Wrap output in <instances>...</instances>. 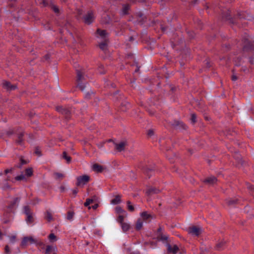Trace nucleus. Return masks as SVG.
I'll use <instances>...</instances> for the list:
<instances>
[{"label": "nucleus", "mask_w": 254, "mask_h": 254, "mask_svg": "<svg viewBox=\"0 0 254 254\" xmlns=\"http://www.w3.org/2000/svg\"><path fill=\"white\" fill-rule=\"evenodd\" d=\"M166 246L167 248V251L169 253L176 254L179 250V247L176 245L172 246L170 244H167Z\"/></svg>", "instance_id": "nucleus-8"}, {"label": "nucleus", "mask_w": 254, "mask_h": 254, "mask_svg": "<svg viewBox=\"0 0 254 254\" xmlns=\"http://www.w3.org/2000/svg\"><path fill=\"white\" fill-rule=\"evenodd\" d=\"M217 181L216 178L214 176H211L205 179L204 180V182L208 185H213L216 183Z\"/></svg>", "instance_id": "nucleus-13"}, {"label": "nucleus", "mask_w": 254, "mask_h": 254, "mask_svg": "<svg viewBox=\"0 0 254 254\" xmlns=\"http://www.w3.org/2000/svg\"><path fill=\"white\" fill-rule=\"evenodd\" d=\"M76 71L77 74L76 81L77 82V86L81 91H83L85 88V85L82 82L84 79V73L79 69H76Z\"/></svg>", "instance_id": "nucleus-1"}, {"label": "nucleus", "mask_w": 254, "mask_h": 254, "mask_svg": "<svg viewBox=\"0 0 254 254\" xmlns=\"http://www.w3.org/2000/svg\"><path fill=\"white\" fill-rule=\"evenodd\" d=\"M149 172H152V170L151 169H148L146 171V173H148Z\"/></svg>", "instance_id": "nucleus-57"}, {"label": "nucleus", "mask_w": 254, "mask_h": 254, "mask_svg": "<svg viewBox=\"0 0 254 254\" xmlns=\"http://www.w3.org/2000/svg\"><path fill=\"white\" fill-rule=\"evenodd\" d=\"M116 149L119 152H121L125 149V147L127 145L125 142H121L119 143H115Z\"/></svg>", "instance_id": "nucleus-12"}, {"label": "nucleus", "mask_w": 254, "mask_h": 254, "mask_svg": "<svg viewBox=\"0 0 254 254\" xmlns=\"http://www.w3.org/2000/svg\"><path fill=\"white\" fill-rule=\"evenodd\" d=\"M1 236H2V233L0 231V239H1Z\"/></svg>", "instance_id": "nucleus-61"}, {"label": "nucleus", "mask_w": 254, "mask_h": 254, "mask_svg": "<svg viewBox=\"0 0 254 254\" xmlns=\"http://www.w3.org/2000/svg\"><path fill=\"white\" fill-rule=\"evenodd\" d=\"M13 133H14V131H13V129H10L8 130V131H7L6 133V134L8 136H10V135L13 134Z\"/></svg>", "instance_id": "nucleus-44"}, {"label": "nucleus", "mask_w": 254, "mask_h": 254, "mask_svg": "<svg viewBox=\"0 0 254 254\" xmlns=\"http://www.w3.org/2000/svg\"><path fill=\"white\" fill-rule=\"evenodd\" d=\"M4 250H5V253H6V254H9V253H10L9 248L7 245L5 247Z\"/></svg>", "instance_id": "nucleus-45"}, {"label": "nucleus", "mask_w": 254, "mask_h": 254, "mask_svg": "<svg viewBox=\"0 0 254 254\" xmlns=\"http://www.w3.org/2000/svg\"><path fill=\"white\" fill-rule=\"evenodd\" d=\"M196 116L195 114H192L191 115V121L193 124L195 123L196 122Z\"/></svg>", "instance_id": "nucleus-41"}, {"label": "nucleus", "mask_w": 254, "mask_h": 254, "mask_svg": "<svg viewBox=\"0 0 254 254\" xmlns=\"http://www.w3.org/2000/svg\"><path fill=\"white\" fill-rule=\"evenodd\" d=\"M97 32L101 37L103 38L106 37L107 35V32L105 30L98 29L97 30Z\"/></svg>", "instance_id": "nucleus-28"}, {"label": "nucleus", "mask_w": 254, "mask_h": 254, "mask_svg": "<svg viewBox=\"0 0 254 254\" xmlns=\"http://www.w3.org/2000/svg\"><path fill=\"white\" fill-rule=\"evenodd\" d=\"M226 243V241L223 240L219 241L215 246V249L218 251L223 250L225 248Z\"/></svg>", "instance_id": "nucleus-11"}, {"label": "nucleus", "mask_w": 254, "mask_h": 254, "mask_svg": "<svg viewBox=\"0 0 254 254\" xmlns=\"http://www.w3.org/2000/svg\"><path fill=\"white\" fill-rule=\"evenodd\" d=\"M129 9V5L128 4H125L123 6L122 12L125 15L127 14L128 10Z\"/></svg>", "instance_id": "nucleus-30"}, {"label": "nucleus", "mask_w": 254, "mask_h": 254, "mask_svg": "<svg viewBox=\"0 0 254 254\" xmlns=\"http://www.w3.org/2000/svg\"><path fill=\"white\" fill-rule=\"evenodd\" d=\"M44 58H45V60H47L50 58V57H49V55H46L45 56Z\"/></svg>", "instance_id": "nucleus-56"}, {"label": "nucleus", "mask_w": 254, "mask_h": 254, "mask_svg": "<svg viewBox=\"0 0 254 254\" xmlns=\"http://www.w3.org/2000/svg\"><path fill=\"white\" fill-rule=\"evenodd\" d=\"M90 178L88 175H83L77 178L76 186H83L89 181Z\"/></svg>", "instance_id": "nucleus-3"}, {"label": "nucleus", "mask_w": 254, "mask_h": 254, "mask_svg": "<svg viewBox=\"0 0 254 254\" xmlns=\"http://www.w3.org/2000/svg\"><path fill=\"white\" fill-rule=\"evenodd\" d=\"M2 175V172H0V176H1Z\"/></svg>", "instance_id": "nucleus-64"}, {"label": "nucleus", "mask_w": 254, "mask_h": 254, "mask_svg": "<svg viewBox=\"0 0 254 254\" xmlns=\"http://www.w3.org/2000/svg\"><path fill=\"white\" fill-rule=\"evenodd\" d=\"M120 196L118 195L116 197L111 200V203L113 204H117L121 202Z\"/></svg>", "instance_id": "nucleus-24"}, {"label": "nucleus", "mask_w": 254, "mask_h": 254, "mask_svg": "<svg viewBox=\"0 0 254 254\" xmlns=\"http://www.w3.org/2000/svg\"><path fill=\"white\" fill-rule=\"evenodd\" d=\"M56 251L57 248L56 247H53L49 245L46 247L45 254H51L52 253L53 254L54 253H56Z\"/></svg>", "instance_id": "nucleus-15"}, {"label": "nucleus", "mask_w": 254, "mask_h": 254, "mask_svg": "<svg viewBox=\"0 0 254 254\" xmlns=\"http://www.w3.org/2000/svg\"><path fill=\"white\" fill-rule=\"evenodd\" d=\"M56 111L64 115L65 118L67 119L70 118V112L69 110L66 108H64L63 106H57L56 107Z\"/></svg>", "instance_id": "nucleus-5"}, {"label": "nucleus", "mask_w": 254, "mask_h": 254, "mask_svg": "<svg viewBox=\"0 0 254 254\" xmlns=\"http://www.w3.org/2000/svg\"><path fill=\"white\" fill-rule=\"evenodd\" d=\"M63 157L64 159L66 160L67 163H69L71 162V157L67 155V153L65 151H64L63 153Z\"/></svg>", "instance_id": "nucleus-26"}, {"label": "nucleus", "mask_w": 254, "mask_h": 254, "mask_svg": "<svg viewBox=\"0 0 254 254\" xmlns=\"http://www.w3.org/2000/svg\"><path fill=\"white\" fill-rule=\"evenodd\" d=\"M74 215V213L73 211H68L67 214V217H66L67 219L69 221H71L73 219Z\"/></svg>", "instance_id": "nucleus-29"}, {"label": "nucleus", "mask_w": 254, "mask_h": 254, "mask_svg": "<svg viewBox=\"0 0 254 254\" xmlns=\"http://www.w3.org/2000/svg\"><path fill=\"white\" fill-rule=\"evenodd\" d=\"M13 170L14 168H13L10 169H7L4 170V174L5 175H7V174H10V175L7 176V177L5 179L6 181H12V177L14 176V175H13Z\"/></svg>", "instance_id": "nucleus-9"}, {"label": "nucleus", "mask_w": 254, "mask_h": 254, "mask_svg": "<svg viewBox=\"0 0 254 254\" xmlns=\"http://www.w3.org/2000/svg\"><path fill=\"white\" fill-rule=\"evenodd\" d=\"M25 179V177L23 175H20L15 177V179L16 181H21Z\"/></svg>", "instance_id": "nucleus-42"}, {"label": "nucleus", "mask_w": 254, "mask_h": 254, "mask_svg": "<svg viewBox=\"0 0 254 254\" xmlns=\"http://www.w3.org/2000/svg\"><path fill=\"white\" fill-rule=\"evenodd\" d=\"M25 174L28 177H30L33 174V170L32 168H27L25 170Z\"/></svg>", "instance_id": "nucleus-34"}, {"label": "nucleus", "mask_w": 254, "mask_h": 254, "mask_svg": "<svg viewBox=\"0 0 254 254\" xmlns=\"http://www.w3.org/2000/svg\"><path fill=\"white\" fill-rule=\"evenodd\" d=\"M23 135H24L23 132H21L19 134H18V138L16 140V143H17L18 144H20V145H21L22 144L23 140Z\"/></svg>", "instance_id": "nucleus-23"}, {"label": "nucleus", "mask_w": 254, "mask_h": 254, "mask_svg": "<svg viewBox=\"0 0 254 254\" xmlns=\"http://www.w3.org/2000/svg\"><path fill=\"white\" fill-rule=\"evenodd\" d=\"M160 233H162V228L161 227H159L158 229H157V235L160 234Z\"/></svg>", "instance_id": "nucleus-51"}, {"label": "nucleus", "mask_w": 254, "mask_h": 254, "mask_svg": "<svg viewBox=\"0 0 254 254\" xmlns=\"http://www.w3.org/2000/svg\"><path fill=\"white\" fill-rule=\"evenodd\" d=\"M54 176L56 179H62L64 177V175L61 173L59 172H55L54 173Z\"/></svg>", "instance_id": "nucleus-27"}, {"label": "nucleus", "mask_w": 254, "mask_h": 254, "mask_svg": "<svg viewBox=\"0 0 254 254\" xmlns=\"http://www.w3.org/2000/svg\"><path fill=\"white\" fill-rule=\"evenodd\" d=\"M41 0V2H42L44 4V5H45L46 4H45V0Z\"/></svg>", "instance_id": "nucleus-59"}, {"label": "nucleus", "mask_w": 254, "mask_h": 254, "mask_svg": "<svg viewBox=\"0 0 254 254\" xmlns=\"http://www.w3.org/2000/svg\"><path fill=\"white\" fill-rule=\"evenodd\" d=\"M157 238L158 240L161 241L163 242H167L168 239V236L163 234V233H160L157 235Z\"/></svg>", "instance_id": "nucleus-16"}, {"label": "nucleus", "mask_w": 254, "mask_h": 254, "mask_svg": "<svg viewBox=\"0 0 254 254\" xmlns=\"http://www.w3.org/2000/svg\"><path fill=\"white\" fill-rule=\"evenodd\" d=\"M236 202H237V200H236V199H228L227 200V203L229 205H231L234 204L236 203Z\"/></svg>", "instance_id": "nucleus-38"}, {"label": "nucleus", "mask_w": 254, "mask_h": 254, "mask_svg": "<svg viewBox=\"0 0 254 254\" xmlns=\"http://www.w3.org/2000/svg\"><path fill=\"white\" fill-rule=\"evenodd\" d=\"M173 126L179 128H186V126L183 122L178 121H175Z\"/></svg>", "instance_id": "nucleus-18"}, {"label": "nucleus", "mask_w": 254, "mask_h": 254, "mask_svg": "<svg viewBox=\"0 0 254 254\" xmlns=\"http://www.w3.org/2000/svg\"><path fill=\"white\" fill-rule=\"evenodd\" d=\"M132 40H133V38H132V37H130L129 38V40H130V41H132Z\"/></svg>", "instance_id": "nucleus-62"}, {"label": "nucleus", "mask_w": 254, "mask_h": 254, "mask_svg": "<svg viewBox=\"0 0 254 254\" xmlns=\"http://www.w3.org/2000/svg\"><path fill=\"white\" fill-rule=\"evenodd\" d=\"M104 143H100V144H98V146L99 148H101L103 146Z\"/></svg>", "instance_id": "nucleus-54"}, {"label": "nucleus", "mask_w": 254, "mask_h": 254, "mask_svg": "<svg viewBox=\"0 0 254 254\" xmlns=\"http://www.w3.org/2000/svg\"><path fill=\"white\" fill-rule=\"evenodd\" d=\"M94 19V17L92 11H89L84 17V22L87 24H91Z\"/></svg>", "instance_id": "nucleus-7"}, {"label": "nucleus", "mask_w": 254, "mask_h": 254, "mask_svg": "<svg viewBox=\"0 0 254 254\" xmlns=\"http://www.w3.org/2000/svg\"><path fill=\"white\" fill-rule=\"evenodd\" d=\"M116 212L120 215L121 214H126V211L119 206H118L116 208Z\"/></svg>", "instance_id": "nucleus-31"}, {"label": "nucleus", "mask_w": 254, "mask_h": 254, "mask_svg": "<svg viewBox=\"0 0 254 254\" xmlns=\"http://www.w3.org/2000/svg\"><path fill=\"white\" fill-rule=\"evenodd\" d=\"M124 216L123 215H119L117 218V221L121 224L124 223Z\"/></svg>", "instance_id": "nucleus-36"}, {"label": "nucleus", "mask_w": 254, "mask_h": 254, "mask_svg": "<svg viewBox=\"0 0 254 254\" xmlns=\"http://www.w3.org/2000/svg\"><path fill=\"white\" fill-rule=\"evenodd\" d=\"M93 170L97 173L102 172L103 170V168L101 165L98 164H95L92 167Z\"/></svg>", "instance_id": "nucleus-17"}, {"label": "nucleus", "mask_w": 254, "mask_h": 254, "mask_svg": "<svg viewBox=\"0 0 254 254\" xmlns=\"http://www.w3.org/2000/svg\"><path fill=\"white\" fill-rule=\"evenodd\" d=\"M2 86L4 88L8 90H14L16 88V86L12 85L10 82L5 81L2 83Z\"/></svg>", "instance_id": "nucleus-10"}, {"label": "nucleus", "mask_w": 254, "mask_h": 254, "mask_svg": "<svg viewBox=\"0 0 254 254\" xmlns=\"http://www.w3.org/2000/svg\"><path fill=\"white\" fill-rule=\"evenodd\" d=\"M121 225L124 232H127L130 228L129 225L126 223H122V224H121Z\"/></svg>", "instance_id": "nucleus-25"}, {"label": "nucleus", "mask_w": 254, "mask_h": 254, "mask_svg": "<svg viewBox=\"0 0 254 254\" xmlns=\"http://www.w3.org/2000/svg\"><path fill=\"white\" fill-rule=\"evenodd\" d=\"M10 186L7 183H5V184H4L3 186L2 187L3 190L10 189Z\"/></svg>", "instance_id": "nucleus-46"}, {"label": "nucleus", "mask_w": 254, "mask_h": 254, "mask_svg": "<svg viewBox=\"0 0 254 254\" xmlns=\"http://www.w3.org/2000/svg\"><path fill=\"white\" fill-rule=\"evenodd\" d=\"M9 238L10 242L11 243L13 244L16 241V237L15 235H13V236H9Z\"/></svg>", "instance_id": "nucleus-40"}, {"label": "nucleus", "mask_w": 254, "mask_h": 254, "mask_svg": "<svg viewBox=\"0 0 254 254\" xmlns=\"http://www.w3.org/2000/svg\"><path fill=\"white\" fill-rule=\"evenodd\" d=\"M96 199V196H94L92 198H87L84 205L85 206H88L90 204L93 203Z\"/></svg>", "instance_id": "nucleus-22"}, {"label": "nucleus", "mask_w": 254, "mask_h": 254, "mask_svg": "<svg viewBox=\"0 0 254 254\" xmlns=\"http://www.w3.org/2000/svg\"><path fill=\"white\" fill-rule=\"evenodd\" d=\"M161 28H162V30L163 32H164L165 31V30H166V28L165 27H162Z\"/></svg>", "instance_id": "nucleus-60"}, {"label": "nucleus", "mask_w": 254, "mask_h": 254, "mask_svg": "<svg viewBox=\"0 0 254 254\" xmlns=\"http://www.w3.org/2000/svg\"><path fill=\"white\" fill-rule=\"evenodd\" d=\"M143 222L141 219H138L135 225V229L137 230H140L143 226Z\"/></svg>", "instance_id": "nucleus-21"}, {"label": "nucleus", "mask_w": 254, "mask_h": 254, "mask_svg": "<svg viewBox=\"0 0 254 254\" xmlns=\"http://www.w3.org/2000/svg\"><path fill=\"white\" fill-rule=\"evenodd\" d=\"M98 207V204H96L92 206V208L93 209H96Z\"/></svg>", "instance_id": "nucleus-53"}, {"label": "nucleus", "mask_w": 254, "mask_h": 254, "mask_svg": "<svg viewBox=\"0 0 254 254\" xmlns=\"http://www.w3.org/2000/svg\"><path fill=\"white\" fill-rule=\"evenodd\" d=\"M202 232V229L196 226H192L189 228L188 233L192 236L198 237Z\"/></svg>", "instance_id": "nucleus-4"}, {"label": "nucleus", "mask_w": 254, "mask_h": 254, "mask_svg": "<svg viewBox=\"0 0 254 254\" xmlns=\"http://www.w3.org/2000/svg\"><path fill=\"white\" fill-rule=\"evenodd\" d=\"M20 200V197L14 198L13 200L10 202L8 207L9 208H12L17 203L19 202Z\"/></svg>", "instance_id": "nucleus-20"}, {"label": "nucleus", "mask_w": 254, "mask_h": 254, "mask_svg": "<svg viewBox=\"0 0 254 254\" xmlns=\"http://www.w3.org/2000/svg\"><path fill=\"white\" fill-rule=\"evenodd\" d=\"M51 9L57 14H58L60 12L59 8L55 5H52Z\"/></svg>", "instance_id": "nucleus-37"}, {"label": "nucleus", "mask_w": 254, "mask_h": 254, "mask_svg": "<svg viewBox=\"0 0 254 254\" xmlns=\"http://www.w3.org/2000/svg\"><path fill=\"white\" fill-rule=\"evenodd\" d=\"M24 214L26 215L25 219L26 222L28 224H31L34 221V218L33 216V213L32 212L29 206H25L23 207Z\"/></svg>", "instance_id": "nucleus-2"}, {"label": "nucleus", "mask_w": 254, "mask_h": 254, "mask_svg": "<svg viewBox=\"0 0 254 254\" xmlns=\"http://www.w3.org/2000/svg\"><path fill=\"white\" fill-rule=\"evenodd\" d=\"M159 192H160V190H159L157 189H156L155 188H150L146 190V193L148 195H152L153 194L158 193Z\"/></svg>", "instance_id": "nucleus-14"}, {"label": "nucleus", "mask_w": 254, "mask_h": 254, "mask_svg": "<svg viewBox=\"0 0 254 254\" xmlns=\"http://www.w3.org/2000/svg\"><path fill=\"white\" fill-rule=\"evenodd\" d=\"M46 219L49 221V222H50L51 221H52L53 220V217H52V215L51 214V213L47 211L46 212Z\"/></svg>", "instance_id": "nucleus-33"}, {"label": "nucleus", "mask_w": 254, "mask_h": 254, "mask_svg": "<svg viewBox=\"0 0 254 254\" xmlns=\"http://www.w3.org/2000/svg\"><path fill=\"white\" fill-rule=\"evenodd\" d=\"M20 161L22 165L26 163V162L22 158H21Z\"/></svg>", "instance_id": "nucleus-55"}, {"label": "nucleus", "mask_w": 254, "mask_h": 254, "mask_svg": "<svg viewBox=\"0 0 254 254\" xmlns=\"http://www.w3.org/2000/svg\"><path fill=\"white\" fill-rule=\"evenodd\" d=\"M49 239L51 241H56V236L54 234L51 233L49 236Z\"/></svg>", "instance_id": "nucleus-39"}, {"label": "nucleus", "mask_w": 254, "mask_h": 254, "mask_svg": "<svg viewBox=\"0 0 254 254\" xmlns=\"http://www.w3.org/2000/svg\"><path fill=\"white\" fill-rule=\"evenodd\" d=\"M149 114H150V115H153V113H151V112H149Z\"/></svg>", "instance_id": "nucleus-63"}, {"label": "nucleus", "mask_w": 254, "mask_h": 254, "mask_svg": "<svg viewBox=\"0 0 254 254\" xmlns=\"http://www.w3.org/2000/svg\"><path fill=\"white\" fill-rule=\"evenodd\" d=\"M60 189L62 192H63L65 190V187L64 186H61Z\"/></svg>", "instance_id": "nucleus-52"}, {"label": "nucleus", "mask_w": 254, "mask_h": 254, "mask_svg": "<svg viewBox=\"0 0 254 254\" xmlns=\"http://www.w3.org/2000/svg\"><path fill=\"white\" fill-rule=\"evenodd\" d=\"M100 48L103 51H106L107 49V44L106 42H103L99 44Z\"/></svg>", "instance_id": "nucleus-32"}, {"label": "nucleus", "mask_w": 254, "mask_h": 254, "mask_svg": "<svg viewBox=\"0 0 254 254\" xmlns=\"http://www.w3.org/2000/svg\"><path fill=\"white\" fill-rule=\"evenodd\" d=\"M153 134H154V132H153V131L152 130L150 129V130H149L148 131L147 134H148V136H151L153 135Z\"/></svg>", "instance_id": "nucleus-48"}, {"label": "nucleus", "mask_w": 254, "mask_h": 254, "mask_svg": "<svg viewBox=\"0 0 254 254\" xmlns=\"http://www.w3.org/2000/svg\"><path fill=\"white\" fill-rule=\"evenodd\" d=\"M35 153V154H37L39 156H40L41 155L40 149L38 147L36 148Z\"/></svg>", "instance_id": "nucleus-47"}, {"label": "nucleus", "mask_w": 254, "mask_h": 254, "mask_svg": "<svg viewBox=\"0 0 254 254\" xmlns=\"http://www.w3.org/2000/svg\"><path fill=\"white\" fill-rule=\"evenodd\" d=\"M72 191V193L73 195V197H75L77 194V193H78V190L77 188H75L73 190H71Z\"/></svg>", "instance_id": "nucleus-43"}, {"label": "nucleus", "mask_w": 254, "mask_h": 254, "mask_svg": "<svg viewBox=\"0 0 254 254\" xmlns=\"http://www.w3.org/2000/svg\"><path fill=\"white\" fill-rule=\"evenodd\" d=\"M36 241L32 237H25L23 238L21 245L22 247L26 246L28 244L35 243Z\"/></svg>", "instance_id": "nucleus-6"}, {"label": "nucleus", "mask_w": 254, "mask_h": 254, "mask_svg": "<svg viewBox=\"0 0 254 254\" xmlns=\"http://www.w3.org/2000/svg\"><path fill=\"white\" fill-rule=\"evenodd\" d=\"M250 62L252 64H254V57H251V58H250Z\"/></svg>", "instance_id": "nucleus-49"}, {"label": "nucleus", "mask_w": 254, "mask_h": 254, "mask_svg": "<svg viewBox=\"0 0 254 254\" xmlns=\"http://www.w3.org/2000/svg\"><path fill=\"white\" fill-rule=\"evenodd\" d=\"M237 79V77L236 75H233L232 76V80L233 81H236V80Z\"/></svg>", "instance_id": "nucleus-50"}, {"label": "nucleus", "mask_w": 254, "mask_h": 254, "mask_svg": "<svg viewBox=\"0 0 254 254\" xmlns=\"http://www.w3.org/2000/svg\"><path fill=\"white\" fill-rule=\"evenodd\" d=\"M140 216L144 220H146L152 218L151 215L148 214L146 211H143L141 212L140 213Z\"/></svg>", "instance_id": "nucleus-19"}, {"label": "nucleus", "mask_w": 254, "mask_h": 254, "mask_svg": "<svg viewBox=\"0 0 254 254\" xmlns=\"http://www.w3.org/2000/svg\"><path fill=\"white\" fill-rule=\"evenodd\" d=\"M230 15L227 16H226V17H225V19L226 20H229V19H230Z\"/></svg>", "instance_id": "nucleus-58"}, {"label": "nucleus", "mask_w": 254, "mask_h": 254, "mask_svg": "<svg viewBox=\"0 0 254 254\" xmlns=\"http://www.w3.org/2000/svg\"><path fill=\"white\" fill-rule=\"evenodd\" d=\"M127 208L130 211H133L134 210V207L131 204V202L129 201H127Z\"/></svg>", "instance_id": "nucleus-35"}]
</instances>
